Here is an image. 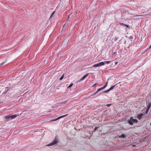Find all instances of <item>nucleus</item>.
I'll use <instances>...</instances> for the list:
<instances>
[{"instance_id": "f257e3e1", "label": "nucleus", "mask_w": 151, "mask_h": 151, "mask_svg": "<svg viewBox=\"0 0 151 151\" xmlns=\"http://www.w3.org/2000/svg\"><path fill=\"white\" fill-rule=\"evenodd\" d=\"M58 138L57 136H55L53 140L49 144L46 145L47 146H50L55 145L58 143Z\"/></svg>"}, {"instance_id": "f03ea898", "label": "nucleus", "mask_w": 151, "mask_h": 151, "mask_svg": "<svg viewBox=\"0 0 151 151\" xmlns=\"http://www.w3.org/2000/svg\"><path fill=\"white\" fill-rule=\"evenodd\" d=\"M18 116V115H17V114H14L12 115H9L5 116V118L6 119V121H8L10 119H12L15 118Z\"/></svg>"}, {"instance_id": "7ed1b4c3", "label": "nucleus", "mask_w": 151, "mask_h": 151, "mask_svg": "<svg viewBox=\"0 0 151 151\" xmlns=\"http://www.w3.org/2000/svg\"><path fill=\"white\" fill-rule=\"evenodd\" d=\"M108 84V82H107L106 83V84L103 87L101 88H99L96 92L95 93L93 94H92L91 96H93L96 94L97 93H98V92L100 91L103 90V89H104L107 86V85Z\"/></svg>"}, {"instance_id": "20e7f679", "label": "nucleus", "mask_w": 151, "mask_h": 151, "mask_svg": "<svg viewBox=\"0 0 151 151\" xmlns=\"http://www.w3.org/2000/svg\"><path fill=\"white\" fill-rule=\"evenodd\" d=\"M67 115H68V114H66V115H63V116H59L58 118H56V119H55L52 120L51 121H55L57 120H58L59 119H60V118H62L66 116Z\"/></svg>"}, {"instance_id": "39448f33", "label": "nucleus", "mask_w": 151, "mask_h": 151, "mask_svg": "<svg viewBox=\"0 0 151 151\" xmlns=\"http://www.w3.org/2000/svg\"><path fill=\"white\" fill-rule=\"evenodd\" d=\"M151 106V103L149 102L147 105V108L146 111V114H147V112L150 108Z\"/></svg>"}, {"instance_id": "423d86ee", "label": "nucleus", "mask_w": 151, "mask_h": 151, "mask_svg": "<svg viewBox=\"0 0 151 151\" xmlns=\"http://www.w3.org/2000/svg\"><path fill=\"white\" fill-rule=\"evenodd\" d=\"M130 119H131L133 123H137L138 122V121L137 119H134L132 117H131L130 118Z\"/></svg>"}, {"instance_id": "0eeeda50", "label": "nucleus", "mask_w": 151, "mask_h": 151, "mask_svg": "<svg viewBox=\"0 0 151 151\" xmlns=\"http://www.w3.org/2000/svg\"><path fill=\"white\" fill-rule=\"evenodd\" d=\"M120 24L121 26L122 27H123V28H124L125 29H126V28L128 27V25H126L123 24V23H121Z\"/></svg>"}, {"instance_id": "6e6552de", "label": "nucleus", "mask_w": 151, "mask_h": 151, "mask_svg": "<svg viewBox=\"0 0 151 151\" xmlns=\"http://www.w3.org/2000/svg\"><path fill=\"white\" fill-rule=\"evenodd\" d=\"M110 91V90H109V89H108V90H106V91H104V92H102V93H99V94H98L97 95V96H99L102 94H103V93H108L109 92V91Z\"/></svg>"}, {"instance_id": "1a4fd4ad", "label": "nucleus", "mask_w": 151, "mask_h": 151, "mask_svg": "<svg viewBox=\"0 0 151 151\" xmlns=\"http://www.w3.org/2000/svg\"><path fill=\"white\" fill-rule=\"evenodd\" d=\"M89 73H86V74L85 75L83 76L81 79V81H82L85 78H86L87 76H88Z\"/></svg>"}, {"instance_id": "9d476101", "label": "nucleus", "mask_w": 151, "mask_h": 151, "mask_svg": "<svg viewBox=\"0 0 151 151\" xmlns=\"http://www.w3.org/2000/svg\"><path fill=\"white\" fill-rule=\"evenodd\" d=\"M142 114H139L137 115L138 119L140 120L142 117Z\"/></svg>"}, {"instance_id": "9b49d317", "label": "nucleus", "mask_w": 151, "mask_h": 151, "mask_svg": "<svg viewBox=\"0 0 151 151\" xmlns=\"http://www.w3.org/2000/svg\"><path fill=\"white\" fill-rule=\"evenodd\" d=\"M128 123L129 124L131 125H133V124L132 121L131 119H130L128 121Z\"/></svg>"}, {"instance_id": "f8f14e48", "label": "nucleus", "mask_w": 151, "mask_h": 151, "mask_svg": "<svg viewBox=\"0 0 151 151\" xmlns=\"http://www.w3.org/2000/svg\"><path fill=\"white\" fill-rule=\"evenodd\" d=\"M116 85H115L114 86H112L110 88H109V90L110 91L113 89L114 88V87H115V86H116Z\"/></svg>"}, {"instance_id": "ddd939ff", "label": "nucleus", "mask_w": 151, "mask_h": 151, "mask_svg": "<svg viewBox=\"0 0 151 151\" xmlns=\"http://www.w3.org/2000/svg\"><path fill=\"white\" fill-rule=\"evenodd\" d=\"M119 137L124 138L125 137V135L124 134H122Z\"/></svg>"}, {"instance_id": "4468645a", "label": "nucleus", "mask_w": 151, "mask_h": 151, "mask_svg": "<svg viewBox=\"0 0 151 151\" xmlns=\"http://www.w3.org/2000/svg\"><path fill=\"white\" fill-rule=\"evenodd\" d=\"M93 66L94 67H99L98 63L96 64H94V65H93Z\"/></svg>"}, {"instance_id": "2eb2a0df", "label": "nucleus", "mask_w": 151, "mask_h": 151, "mask_svg": "<svg viewBox=\"0 0 151 151\" xmlns=\"http://www.w3.org/2000/svg\"><path fill=\"white\" fill-rule=\"evenodd\" d=\"M111 61H104V62L105 63V64H108L110 62H111Z\"/></svg>"}, {"instance_id": "dca6fc26", "label": "nucleus", "mask_w": 151, "mask_h": 151, "mask_svg": "<svg viewBox=\"0 0 151 151\" xmlns=\"http://www.w3.org/2000/svg\"><path fill=\"white\" fill-rule=\"evenodd\" d=\"M5 63V62H3V63L0 64V67H1Z\"/></svg>"}, {"instance_id": "f3484780", "label": "nucleus", "mask_w": 151, "mask_h": 151, "mask_svg": "<svg viewBox=\"0 0 151 151\" xmlns=\"http://www.w3.org/2000/svg\"><path fill=\"white\" fill-rule=\"evenodd\" d=\"M100 63H101V66L104 65L105 64V63L104 62H101Z\"/></svg>"}, {"instance_id": "a211bd4d", "label": "nucleus", "mask_w": 151, "mask_h": 151, "mask_svg": "<svg viewBox=\"0 0 151 151\" xmlns=\"http://www.w3.org/2000/svg\"><path fill=\"white\" fill-rule=\"evenodd\" d=\"M73 83H71L69 85L68 87L69 88H70L71 87H72L73 86Z\"/></svg>"}, {"instance_id": "6ab92c4d", "label": "nucleus", "mask_w": 151, "mask_h": 151, "mask_svg": "<svg viewBox=\"0 0 151 151\" xmlns=\"http://www.w3.org/2000/svg\"><path fill=\"white\" fill-rule=\"evenodd\" d=\"M55 12H53L52 14H51V15L50 16V18H51V17H52V16L54 15V14H55Z\"/></svg>"}, {"instance_id": "aec40b11", "label": "nucleus", "mask_w": 151, "mask_h": 151, "mask_svg": "<svg viewBox=\"0 0 151 151\" xmlns=\"http://www.w3.org/2000/svg\"><path fill=\"white\" fill-rule=\"evenodd\" d=\"M64 76V74L60 77V80H61L63 78Z\"/></svg>"}, {"instance_id": "412c9836", "label": "nucleus", "mask_w": 151, "mask_h": 151, "mask_svg": "<svg viewBox=\"0 0 151 151\" xmlns=\"http://www.w3.org/2000/svg\"><path fill=\"white\" fill-rule=\"evenodd\" d=\"M98 128H99L98 127H95V128H94V131L96 130Z\"/></svg>"}, {"instance_id": "4be33fe9", "label": "nucleus", "mask_w": 151, "mask_h": 151, "mask_svg": "<svg viewBox=\"0 0 151 151\" xmlns=\"http://www.w3.org/2000/svg\"><path fill=\"white\" fill-rule=\"evenodd\" d=\"M98 64H99V67H100V66H101V64L100 63H98Z\"/></svg>"}, {"instance_id": "5701e85b", "label": "nucleus", "mask_w": 151, "mask_h": 151, "mask_svg": "<svg viewBox=\"0 0 151 151\" xmlns=\"http://www.w3.org/2000/svg\"><path fill=\"white\" fill-rule=\"evenodd\" d=\"M111 104H108L106 105V106L108 107V106H111Z\"/></svg>"}, {"instance_id": "b1692460", "label": "nucleus", "mask_w": 151, "mask_h": 151, "mask_svg": "<svg viewBox=\"0 0 151 151\" xmlns=\"http://www.w3.org/2000/svg\"><path fill=\"white\" fill-rule=\"evenodd\" d=\"M96 84H96V83H95V84H94L93 85V86H95L96 85Z\"/></svg>"}, {"instance_id": "393cba45", "label": "nucleus", "mask_w": 151, "mask_h": 151, "mask_svg": "<svg viewBox=\"0 0 151 151\" xmlns=\"http://www.w3.org/2000/svg\"><path fill=\"white\" fill-rule=\"evenodd\" d=\"M132 146L133 147H135L136 146V145H132Z\"/></svg>"}, {"instance_id": "a878e982", "label": "nucleus", "mask_w": 151, "mask_h": 151, "mask_svg": "<svg viewBox=\"0 0 151 151\" xmlns=\"http://www.w3.org/2000/svg\"><path fill=\"white\" fill-rule=\"evenodd\" d=\"M117 63H118V62H116V63H115V64H116H116H117Z\"/></svg>"}, {"instance_id": "bb28decb", "label": "nucleus", "mask_w": 151, "mask_h": 151, "mask_svg": "<svg viewBox=\"0 0 151 151\" xmlns=\"http://www.w3.org/2000/svg\"><path fill=\"white\" fill-rule=\"evenodd\" d=\"M139 16H143V15H139Z\"/></svg>"}, {"instance_id": "cd10ccee", "label": "nucleus", "mask_w": 151, "mask_h": 151, "mask_svg": "<svg viewBox=\"0 0 151 151\" xmlns=\"http://www.w3.org/2000/svg\"><path fill=\"white\" fill-rule=\"evenodd\" d=\"M150 125L151 126V122L150 123Z\"/></svg>"}, {"instance_id": "c85d7f7f", "label": "nucleus", "mask_w": 151, "mask_h": 151, "mask_svg": "<svg viewBox=\"0 0 151 151\" xmlns=\"http://www.w3.org/2000/svg\"><path fill=\"white\" fill-rule=\"evenodd\" d=\"M69 17V14L68 15V17Z\"/></svg>"}, {"instance_id": "c756f323", "label": "nucleus", "mask_w": 151, "mask_h": 151, "mask_svg": "<svg viewBox=\"0 0 151 151\" xmlns=\"http://www.w3.org/2000/svg\"><path fill=\"white\" fill-rule=\"evenodd\" d=\"M66 101H65V102H63V103H64L65 102H66Z\"/></svg>"}, {"instance_id": "7c9ffc66", "label": "nucleus", "mask_w": 151, "mask_h": 151, "mask_svg": "<svg viewBox=\"0 0 151 151\" xmlns=\"http://www.w3.org/2000/svg\"><path fill=\"white\" fill-rule=\"evenodd\" d=\"M65 25V24H64V25L63 26H64Z\"/></svg>"}, {"instance_id": "2f4dec72", "label": "nucleus", "mask_w": 151, "mask_h": 151, "mask_svg": "<svg viewBox=\"0 0 151 151\" xmlns=\"http://www.w3.org/2000/svg\"><path fill=\"white\" fill-rule=\"evenodd\" d=\"M151 47V45L150 46V47Z\"/></svg>"}]
</instances>
